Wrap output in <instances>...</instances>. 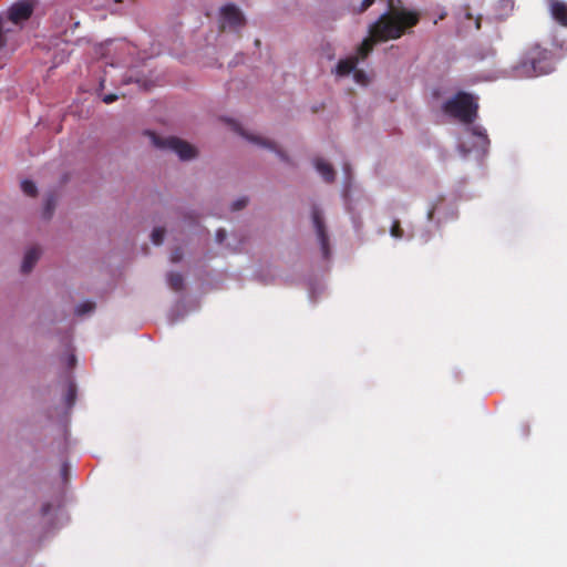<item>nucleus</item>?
Returning a JSON list of instances; mask_svg holds the SVG:
<instances>
[{
    "label": "nucleus",
    "instance_id": "obj_25",
    "mask_svg": "<svg viewBox=\"0 0 567 567\" xmlns=\"http://www.w3.org/2000/svg\"><path fill=\"white\" fill-rule=\"evenodd\" d=\"M117 95L116 94H105L102 100L104 103L106 104H111L113 102H115L117 100Z\"/></svg>",
    "mask_w": 567,
    "mask_h": 567
},
{
    "label": "nucleus",
    "instance_id": "obj_15",
    "mask_svg": "<svg viewBox=\"0 0 567 567\" xmlns=\"http://www.w3.org/2000/svg\"><path fill=\"white\" fill-rule=\"evenodd\" d=\"M56 205V199L54 195H49L45 199L44 209H43V216L44 218H50L53 214V210Z\"/></svg>",
    "mask_w": 567,
    "mask_h": 567
},
{
    "label": "nucleus",
    "instance_id": "obj_23",
    "mask_svg": "<svg viewBox=\"0 0 567 567\" xmlns=\"http://www.w3.org/2000/svg\"><path fill=\"white\" fill-rule=\"evenodd\" d=\"M10 29L3 30L2 18L0 17V49L7 45V37L6 33L10 32Z\"/></svg>",
    "mask_w": 567,
    "mask_h": 567
},
{
    "label": "nucleus",
    "instance_id": "obj_4",
    "mask_svg": "<svg viewBox=\"0 0 567 567\" xmlns=\"http://www.w3.org/2000/svg\"><path fill=\"white\" fill-rule=\"evenodd\" d=\"M147 134L156 147L162 150H169L176 153L183 161L192 159L196 156L195 147L181 138L173 136L162 138L153 132H148Z\"/></svg>",
    "mask_w": 567,
    "mask_h": 567
},
{
    "label": "nucleus",
    "instance_id": "obj_3",
    "mask_svg": "<svg viewBox=\"0 0 567 567\" xmlns=\"http://www.w3.org/2000/svg\"><path fill=\"white\" fill-rule=\"evenodd\" d=\"M445 114L465 124H472L476 116L478 105L473 96L466 92H458L442 106Z\"/></svg>",
    "mask_w": 567,
    "mask_h": 567
},
{
    "label": "nucleus",
    "instance_id": "obj_20",
    "mask_svg": "<svg viewBox=\"0 0 567 567\" xmlns=\"http://www.w3.org/2000/svg\"><path fill=\"white\" fill-rule=\"evenodd\" d=\"M76 396V389L74 384H70L66 393V404L68 406H72Z\"/></svg>",
    "mask_w": 567,
    "mask_h": 567
},
{
    "label": "nucleus",
    "instance_id": "obj_14",
    "mask_svg": "<svg viewBox=\"0 0 567 567\" xmlns=\"http://www.w3.org/2000/svg\"><path fill=\"white\" fill-rule=\"evenodd\" d=\"M375 42H380L379 40H373V38L370 35V38L363 40V42L361 43V45L358 48V59H365L370 52L372 51L373 49V44Z\"/></svg>",
    "mask_w": 567,
    "mask_h": 567
},
{
    "label": "nucleus",
    "instance_id": "obj_28",
    "mask_svg": "<svg viewBox=\"0 0 567 567\" xmlns=\"http://www.w3.org/2000/svg\"><path fill=\"white\" fill-rule=\"evenodd\" d=\"M178 251L179 250H175V254L172 255V257H171L172 261L175 262V261H178L182 258V256L179 254H177Z\"/></svg>",
    "mask_w": 567,
    "mask_h": 567
},
{
    "label": "nucleus",
    "instance_id": "obj_24",
    "mask_svg": "<svg viewBox=\"0 0 567 567\" xmlns=\"http://www.w3.org/2000/svg\"><path fill=\"white\" fill-rule=\"evenodd\" d=\"M472 133H473L474 135L478 136V137L482 140V142H483L484 144H486V145H487V144L489 143V141H488V137H487L486 133H485L484 131H482L480 127H473V128H472Z\"/></svg>",
    "mask_w": 567,
    "mask_h": 567
},
{
    "label": "nucleus",
    "instance_id": "obj_21",
    "mask_svg": "<svg viewBox=\"0 0 567 567\" xmlns=\"http://www.w3.org/2000/svg\"><path fill=\"white\" fill-rule=\"evenodd\" d=\"M353 76H354V80L355 82L360 83V84H367L368 83V76L367 74L361 71V70H355L353 71Z\"/></svg>",
    "mask_w": 567,
    "mask_h": 567
},
{
    "label": "nucleus",
    "instance_id": "obj_29",
    "mask_svg": "<svg viewBox=\"0 0 567 567\" xmlns=\"http://www.w3.org/2000/svg\"><path fill=\"white\" fill-rule=\"evenodd\" d=\"M74 362H75V357L72 354V355L70 357V365H73V364H74Z\"/></svg>",
    "mask_w": 567,
    "mask_h": 567
},
{
    "label": "nucleus",
    "instance_id": "obj_26",
    "mask_svg": "<svg viewBox=\"0 0 567 567\" xmlns=\"http://www.w3.org/2000/svg\"><path fill=\"white\" fill-rule=\"evenodd\" d=\"M374 3V0H363L360 7V12L365 11L368 8H370Z\"/></svg>",
    "mask_w": 567,
    "mask_h": 567
},
{
    "label": "nucleus",
    "instance_id": "obj_18",
    "mask_svg": "<svg viewBox=\"0 0 567 567\" xmlns=\"http://www.w3.org/2000/svg\"><path fill=\"white\" fill-rule=\"evenodd\" d=\"M390 235L393 237V238H396V239H400V238H403L404 236V230L401 226V223L399 219H394L391 224V227H390Z\"/></svg>",
    "mask_w": 567,
    "mask_h": 567
},
{
    "label": "nucleus",
    "instance_id": "obj_27",
    "mask_svg": "<svg viewBox=\"0 0 567 567\" xmlns=\"http://www.w3.org/2000/svg\"><path fill=\"white\" fill-rule=\"evenodd\" d=\"M226 230L225 229H218L217 233H216V237H217V241L219 244L223 243V240L226 238Z\"/></svg>",
    "mask_w": 567,
    "mask_h": 567
},
{
    "label": "nucleus",
    "instance_id": "obj_11",
    "mask_svg": "<svg viewBox=\"0 0 567 567\" xmlns=\"http://www.w3.org/2000/svg\"><path fill=\"white\" fill-rule=\"evenodd\" d=\"M316 168L319 172V174L323 177V179L328 183H331L334 181V169L333 167L327 163L326 161L318 158L316 159Z\"/></svg>",
    "mask_w": 567,
    "mask_h": 567
},
{
    "label": "nucleus",
    "instance_id": "obj_22",
    "mask_svg": "<svg viewBox=\"0 0 567 567\" xmlns=\"http://www.w3.org/2000/svg\"><path fill=\"white\" fill-rule=\"evenodd\" d=\"M247 204H248V198H247V197H241V198H239V199H237V200H235V202L233 203V205H231V209H233L234 212H236V210H240V209H243L244 207H246V205H247Z\"/></svg>",
    "mask_w": 567,
    "mask_h": 567
},
{
    "label": "nucleus",
    "instance_id": "obj_16",
    "mask_svg": "<svg viewBox=\"0 0 567 567\" xmlns=\"http://www.w3.org/2000/svg\"><path fill=\"white\" fill-rule=\"evenodd\" d=\"M95 309V303L92 301H84L75 308L76 316H84L92 312Z\"/></svg>",
    "mask_w": 567,
    "mask_h": 567
},
{
    "label": "nucleus",
    "instance_id": "obj_5",
    "mask_svg": "<svg viewBox=\"0 0 567 567\" xmlns=\"http://www.w3.org/2000/svg\"><path fill=\"white\" fill-rule=\"evenodd\" d=\"M35 9L34 0H19L7 10V19L19 29L32 17Z\"/></svg>",
    "mask_w": 567,
    "mask_h": 567
},
{
    "label": "nucleus",
    "instance_id": "obj_17",
    "mask_svg": "<svg viewBox=\"0 0 567 567\" xmlns=\"http://www.w3.org/2000/svg\"><path fill=\"white\" fill-rule=\"evenodd\" d=\"M21 189L25 195H28L30 197H34L38 193L35 184L29 179H24L21 183Z\"/></svg>",
    "mask_w": 567,
    "mask_h": 567
},
{
    "label": "nucleus",
    "instance_id": "obj_12",
    "mask_svg": "<svg viewBox=\"0 0 567 567\" xmlns=\"http://www.w3.org/2000/svg\"><path fill=\"white\" fill-rule=\"evenodd\" d=\"M40 251L41 250H28L21 265V271L23 274H28L32 270L34 265L40 259Z\"/></svg>",
    "mask_w": 567,
    "mask_h": 567
},
{
    "label": "nucleus",
    "instance_id": "obj_2",
    "mask_svg": "<svg viewBox=\"0 0 567 567\" xmlns=\"http://www.w3.org/2000/svg\"><path fill=\"white\" fill-rule=\"evenodd\" d=\"M517 75L525 78L548 74L554 70L553 54L538 44L530 47L515 68Z\"/></svg>",
    "mask_w": 567,
    "mask_h": 567
},
{
    "label": "nucleus",
    "instance_id": "obj_30",
    "mask_svg": "<svg viewBox=\"0 0 567 567\" xmlns=\"http://www.w3.org/2000/svg\"><path fill=\"white\" fill-rule=\"evenodd\" d=\"M323 252H324V254H323V257H324V258H328V257H329V252H330V250L324 249V250H323Z\"/></svg>",
    "mask_w": 567,
    "mask_h": 567
},
{
    "label": "nucleus",
    "instance_id": "obj_13",
    "mask_svg": "<svg viewBox=\"0 0 567 567\" xmlns=\"http://www.w3.org/2000/svg\"><path fill=\"white\" fill-rule=\"evenodd\" d=\"M167 284L174 291H181L184 288V278L178 272H169L167 275Z\"/></svg>",
    "mask_w": 567,
    "mask_h": 567
},
{
    "label": "nucleus",
    "instance_id": "obj_8",
    "mask_svg": "<svg viewBox=\"0 0 567 567\" xmlns=\"http://www.w3.org/2000/svg\"><path fill=\"white\" fill-rule=\"evenodd\" d=\"M239 133L244 137H246L249 142H252V143H255V144H257L259 146H262V147H266V148H268L270 151H274V152H276L279 155V157L282 161H288L287 155L282 151L278 150L277 145L274 142H271V141H269L267 138L257 136V135L246 134V133H244L241 131Z\"/></svg>",
    "mask_w": 567,
    "mask_h": 567
},
{
    "label": "nucleus",
    "instance_id": "obj_6",
    "mask_svg": "<svg viewBox=\"0 0 567 567\" xmlns=\"http://www.w3.org/2000/svg\"><path fill=\"white\" fill-rule=\"evenodd\" d=\"M221 28H238L245 24L241 11L235 4H226L220 10Z\"/></svg>",
    "mask_w": 567,
    "mask_h": 567
},
{
    "label": "nucleus",
    "instance_id": "obj_7",
    "mask_svg": "<svg viewBox=\"0 0 567 567\" xmlns=\"http://www.w3.org/2000/svg\"><path fill=\"white\" fill-rule=\"evenodd\" d=\"M549 10L556 22L563 27H567V3L560 0H550Z\"/></svg>",
    "mask_w": 567,
    "mask_h": 567
},
{
    "label": "nucleus",
    "instance_id": "obj_1",
    "mask_svg": "<svg viewBox=\"0 0 567 567\" xmlns=\"http://www.w3.org/2000/svg\"><path fill=\"white\" fill-rule=\"evenodd\" d=\"M419 14L410 11H394L383 13L369 29L373 40L388 41L399 39L406 29L416 25Z\"/></svg>",
    "mask_w": 567,
    "mask_h": 567
},
{
    "label": "nucleus",
    "instance_id": "obj_19",
    "mask_svg": "<svg viewBox=\"0 0 567 567\" xmlns=\"http://www.w3.org/2000/svg\"><path fill=\"white\" fill-rule=\"evenodd\" d=\"M164 235H165V229L164 228H154L153 231H152V240H153V244L156 245V246H159L162 245L163 243V239H164Z\"/></svg>",
    "mask_w": 567,
    "mask_h": 567
},
{
    "label": "nucleus",
    "instance_id": "obj_31",
    "mask_svg": "<svg viewBox=\"0 0 567 567\" xmlns=\"http://www.w3.org/2000/svg\"><path fill=\"white\" fill-rule=\"evenodd\" d=\"M49 511V505L43 507V513L45 514Z\"/></svg>",
    "mask_w": 567,
    "mask_h": 567
},
{
    "label": "nucleus",
    "instance_id": "obj_10",
    "mask_svg": "<svg viewBox=\"0 0 567 567\" xmlns=\"http://www.w3.org/2000/svg\"><path fill=\"white\" fill-rule=\"evenodd\" d=\"M358 56H350L347 59H342L338 62L336 66V73L339 76H346L349 75L351 72L354 71L357 64H358Z\"/></svg>",
    "mask_w": 567,
    "mask_h": 567
},
{
    "label": "nucleus",
    "instance_id": "obj_9",
    "mask_svg": "<svg viewBox=\"0 0 567 567\" xmlns=\"http://www.w3.org/2000/svg\"><path fill=\"white\" fill-rule=\"evenodd\" d=\"M312 223L321 241V248H328V238L324 233V225L319 209L312 210Z\"/></svg>",
    "mask_w": 567,
    "mask_h": 567
}]
</instances>
